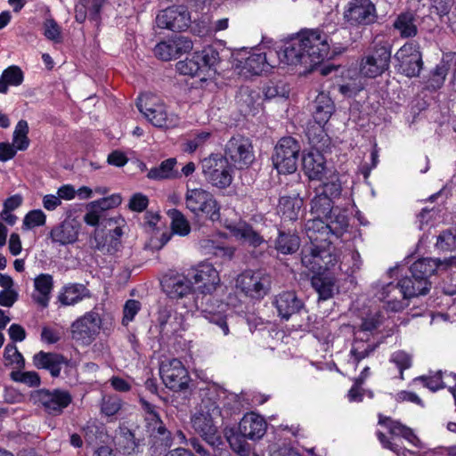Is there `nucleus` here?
<instances>
[{
    "instance_id": "1",
    "label": "nucleus",
    "mask_w": 456,
    "mask_h": 456,
    "mask_svg": "<svg viewBox=\"0 0 456 456\" xmlns=\"http://www.w3.org/2000/svg\"><path fill=\"white\" fill-rule=\"evenodd\" d=\"M232 403H237L235 394L228 393L216 385L208 386L203 390L200 409L191 417L194 431L214 450L223 444L222 437L217 434L216 419L228 418L232 414Z\"/></svg>"
},
{
    "instance_id": "2",
    "label": "nucleus",
    "mask_w": 456,
    "mask_h": 456,
    "mask_svg": "<svg viewBox=\"0 0 456 456\" xmlns=\"http://www.w3.org/2000/svg\"><path fill=\"white\" fill-rule=\"evenodd\" d=\"M430 288L429 281L416 279L411 275L403 278L397 284L389 282L383 286L377 297L387 311L399 312L408 305L407 299L426 295Z\"/></svg>"
},
{
    "instance_id": "3",
    "label": "nucleus",
    "mask_w": 456,
    "mask_h": 456,
    "mask_svg": "<svg viewBox=\"0 0 456 456\" xmlns=\"http://www.w3.org/2000/svg\"><path fill=\"white\" fill-rule=\"evenodd\" d=\"M346 33L345 28L330 30L328 26L305 29L298 33L310 65H316L329 57L331 45H340L338 36Z\"/></svg>"
},
{
    "instance_id": "4",
    "label": "nucleus",
    "mask_w": 456,
    "mask_h": 456,
    "mask_svg": "<svg viewBox=\"0 0 456 456\" xmlns=\"http://www.w3.org/2000/svg\"><path fill=\"white\" fill-rule=\"evenodd\" d=\"M137 108L155 126L172 128L178 125L179 118L168 113L165 104L155 95L144 94L138 98Z\"/></svg>"
},
{
    "instance_id": "5",
    "label": "nucleus",
    "mask_w": 456,
    "mask_h": 456,
    "mask_svg": "<svg viewBox=\"0 0 456 456\" xmlns=\"http://www.w3.org/2000/svg\"><path fill=\"white\" fill-rule=\"evenodd\" d=\"M184 200L186 208L195 216H205L212 221L219 220L220 206L208 191L202 188H187Z\"/></svg>"
},
{
    "instance_id": "6",
    "label": "nucleus",
    "mask_w": 456,
    "mask_h": 456,
    "mask_svg": "<svg viewBox=\"0 0 456 456\" xmlns=\"http://www.w3.org/2000/svg\"><path fill=\"white\" fill-rule=\"evenodd\" d=\"M202 174L206 180L217 188H226L232 181V168L227 158L211 154L201 160Z\"/></svg>"
},
{
    "instance_id": "7",
    "label": "nucleus",
    "mask_w": 456,
    "mask_h": 456,
    "mask_svg": "<svg viewBox=\"0 0 456 456\" xmlns=\"http://www.w3.org/2000/svg\"><path fill=\"white\" fill-rule=\"evenodd\" d=\"M300 146L294 138H281L272 157L273 166L280 174H292L297 170Z\"/></svg>"
},
{
    "instance_id": "8",
    "label": "nucleus",
    "mask_w": 456,
    "mask_h": 456,
    "mask_svg": "<svg viewBox=\"0 0 456 456\" xmlns=\"http://www.w3.org/2000/svg\"><path fill=\"white\" fill-rule=\"evenodd\" d=\"M219 61V53L211 46L200 52H195L191 58L178 61L176 69L182 75L200 76L206 70L214 68Z\"/></svg>"
},
{
    "instance_id": "9",
    "label": "nucleus",
    "mask_w": 456,
    "mask_h": 456,
    "mask_svg": "<svg viewBox=\"0 0 456 456\" xmlns=\"http://www.w3.org/2000/svg\"><path fill=\"white\" fill-rule=\"evenodd\" d=\"M236 288L247 297L261 299L271 288V277L262 271L247 270L237 277Z\"/></svg>"
},
{
    "instance_id": "10",
    "label": "nucleus",
    "mask_w": 456,
    "mask_h": 456,
    "mask_svg": "<svg viewBox=\"0 0 456 456\" xmlns=\"http://www.w3.org/2000/svg\"><path fill=\"white\" fill-rule=\"evenodd\" d=\"M35 404L40 406L47 414L57 416L62 413L72 402L71 395L61 389H38L31 394Z\"/></svg>"
},
{
    "instance_id": "11",
    "label": "nucleus",
    "mask_w": 456,
    "mask_h": 456,
    "mask_svg": "<svg viewBox=\"0 0 456 456\" xmlns=\"http://www.w3.org/2000/svg\"><path fill=\"white\" fill-rule=\"evenodd\" d=\"M102 328V318L95 311L86 313L71 324V337L77 344L91 345L99 335Z\"/></svg>"
},
{
    "instance_id": "12",
    "label": "nucleus",
    "mask_w": 456,
    "mask_h": 456,
    "mask_svg": "<svg viewBox=\"0 0 456 456\" xmlns=\"http://www.w3.org/2000/svg\"><path fill=\"white\" fill-rule=\"evenodd\" d=\"M377 10L370 0H350L344 8L343 20L349 27H362L377 20Z\"/></svg>"
},
{
    "instance_id": "13",
    "label": "nucleus",
    "mask_w": 456,
    "mask_h": 456,
    "mask_svg": "<svg viewBox=\"0 0 456 456\" xmlns=\"http://www.w3.org/2000/svg\"><path fill=\"white\" fill-rule=\"evenodd\" d=\"M391 59L390 48L376 45L373 50L363 55L359 64L360 74L365 77H377L389 68Z\"/></svg>"
},
{
    "instance_id": "14",
    "label": "nucleus",
    "mask_w": 456,
    "mask_h": 456,
    "mask_svg": "<svg viewBox=\"0 0 456 456\" xmlns=\"http://www.w3.org/2000/svg\"><path fill=\"white\" fill-rule=\"evenodd\" d=\"M160 378L167 387L174 391H181L187 388L190 376L178 359L165 360L159 366Z\"/></svg>"
},
{
    "instance_id": "15",
    "label": "nucleus",
    "mask_w": 456,
    "mask_h": 456,
    "mask_svg": "<svg viewBox=\"0 0 456 456\" xmlns=\"http://www.w3.org/2000/svg\"><path fill=\"white\" fill-rule=\"evenodd\" d=\"M225 155L240 169L248 167L255 159L250 140L242 135L232 136L227 142Z\"/></svg>"
},
{
    "instance_id": "16",
    "label": "nucleus",
    "mask_w": 456,
    "mask_h": 456,
    "mask_svg": "<svg viewBox=\"0 0 456 456\" xmlns=\"http://www.w3.org/2000/svg\"><path fill=\"white\" fill-rule=\"evenodd\" d=\"M159 28L172 31L186 29L191 23V16L186 7L183 5L171 6L160 11L155 20Z\"/></svg>"
},
{
    "instance_id": "17",
    "label": "nucleus",
    "mask_w": 456,
    "mask_h": 456,
    "mask_svg": "<svg viewBox=\"0 0 456 456\" xmlns=\"http://www.w3.org/2000/svg\"><path fill=\"white\" fill-rule=\"evenodd\" d=\"M192 285L198 286L202 294H212L220 284L218 272L211 264H200L188 272Z\"/></svg>"
},
{
    "instance_id": "18",
    "label": "nucleus",
    "mask_w": 456,
    "mask_h": 456,
    "mask_svg": "<svg viewBox=\"0 0 456 456\" xmlns=\"http://www.w3.org/2000/svg\"><path fill=\"white\" fill-rule=\"evenodd\" d=\"M193 48L192 41L183 36H175L167 41L159 42L154 48L155 56L164 61L180 58Z\"/></svg>"
},
{
    "instance_id": "19",
    "label": "nucleus",
    "mask_w": 456,
    "mask_h": 456,
    "mask_svg": "<svg viewBox=\"0 0 456 456\" xmlns=\"http://www.w3.org/2000/svg\"><path fill=\"white\" fill-rule=\"evenodd\" d=\"M141 404L145 412L147 428L151 436L159 438L166 446H169L172 441L171 434L165 428L155 405L144 399H141Z\"/></svg>"
},
{
    "instance_id": "20",
    "label": "nucleus",
    "mask_w": 456,
    "mask_h": 456,
    "mask_svg": "<svg viewBox=\"0 0 456 456\" xmlns=\"http://www.w3.org/2000/svg\"><path fill=\"white\" fill-rule=\"evenodd\" d=\"M272 304L275 307L278 316L284 321H289L292 315L304 309L303 301L294 291H282L277 294Z\"/></svg>"
},
{
    "instance_id": "21",
    "label": "nucleus",
    "mask_w": 456,
    "mask_h": 456,
    "mask_svg": "<svg viewBox=\"0 0 456 456\" xmlns=\"http://www.w3.org/2000/svg\"><path fill=\"white\" fill-rule=\"evenodd\" d=\"M277 52L269 50L267 53H252L246 60L242 66L245 74L261 75L268 72L276 67L279 61L276 60Z\"/></svg>"
},
{
    "instance_id": "22",
    "label": "nucleus",
    "mask_w": 456,
    "mask_h": 456,
    "mask_svg": "<svg viewBox=\"0 0 456 456\" xmlns=\"http://www.w3.org/2000/svg\"><path fill=\"white\" fill-rule=\"evenodd\" d=\"M163 291L170 298H183L192 292L191 278L183 274H167L161 281Z\"/></svg>"
},
{
    "instance_id": "23",
    "label": "nucleus",
    "mask_w": 456,
    "mask_h": 456,
    "mask_svg": "<svg viewBox=\"0 0 456 456\" xmlns=\"http://www.w3.org/2000/svg\"><path fill=\"white\" fill-rule=\"evenodd\" d=\"M79 230L80 224L76 219L66 218L51 230L50 238L61 246L73 244L78 239Z\"/></svg>"
},
{
    "instance_id": "24",
    "label": "nucleus",
    "mask_w": 456,
    "mask_h": 456,
    "mask_svg": "<svg viewBox=\"0 0 456 456\" xmlns=\"http://www.w3.org/2000/svg\"><path fill=\"white\" fill-rule=\"evenodd\" d=\"M267 428V423L264 417L256 412L246 413L239 423V432L249 440L261 439Z\"/></svg>"
},
{
    "instance_id": "25",
    "label": "nucleus",
    "mask_w": 456,
    "mask_h": 456,
    "mask_svg": "<svg viewBox=\"0 0 456 456\" xmlns=\"http://www.w3.org/2000/svg\"><path fill=\"white\" fill-rule=\"evenodd\" d=\"M32 363L37 369L46 370L52 377L57 378L60 376L62 366L67 363V361L60 354L39 351L33 355Z\"/></svg>"
},
{
    "instance_id": "26",
    "label": "nucleus",
    "mask_w": 456,
    "mask_h": 456,
    "mask_svg": "<svg viewBox=\"0 0 456 456\" xmlns=\"http://www.w3.org/2000/svg\"><path fill=\"white\" fill-rule=\"evenodd\" d=\"M276 60L288 65H297L299 63L308 64L306 53L303 47L302 41L297 35L289 41L282 51V56L277 53Z\"/></svg>"
},
{
    "instance_id": "27",
    "label": "nucleus",
    "mask_w": 456,
    "mask_h": 456,
    "mask_svg": "<svg viewBox=\"0 0 456 456\" xmlns=\"http://www.w3.org/2000/svg\"><path fill=\"white\" fill-rule=\"evenodd\" d=\"M303 168L310 180H323L333 168L325 165V159L319 151H310L303 158Z\"/></svg>"
},
{
    "instance_id": "28",
    "label": "nucleus",
    "mask_w": 456,
    "mask_h": 456,
    "mask_svg": "<svg viewBox=\"0 0 456 456\" xmlns=\"http://www.w3.org/2000/svg\"><path fill=\"white\" fill-rule=\"evenodd\" d=\"M34 288L33 301L43 308L47 307L53 288V276L48 273L39 274L34 280Z\"/></svg>"
},
{
    "instance_id": "29",
    "label": "nucleus",
    "mask_w": 456,
    "mask_h": 456,
    "mask_svg": "<svg viewBox=\"0 0 456 456\" xmlns=\"http://www.w3.org/2000/svg\"><path fill=\"white\" fill-rule=\"evenodd\" d=\"M324 257L331 258L332 254L325 249H319L317 246L310 247L308 249H304L301 262L309 271L314 273H322V266H324Z\"/></svg>"
},
{
    "instance_id": "30",
    "label": "nucleus",
    "mask_w": 456,
    "mask_h": 456,
    "mask_svg": "<svg viewBox=\"0 0 456 456\" xmlns=\"http://www.w3.org/2000/svg\"><path fill=\"white\" fill-rule=\"evenodd\" d=\"M90 297L86 287L79 283H71L62 287L58 295V300L62 305H73L86 297Z\"/></svg>"
},
{
    "instance_id": "31",
    "label": "nucleus",
    "mask_w": 456,
    "mask_h": 456,
    "mask_svg": "<svg viewBox=\"0 0 456 456\" xmlns=\"http://www.w3.org/2000/svg\"><path fill=\"white\" fill-rule=\"evenodd\" d=\"M325 217L314 216L305 224V231L312 244L327 240L330 234Z\"/></svg>"
},
{
    "instance_id": "32",
    "label": "nucleus",
    "mask_w": 456,
    "mask_h": 456,
    "mask_svg": "<svg viewBox=\"0 0 456 456\" xmlns=\"http://www.w3.org/2000/svg\"><path fill=\"white\" fill-rule=\"evenodd\" d=\"M394 28L403 38L414 37L418 34L416 15L412 12H402L394 21Z\"/></svg>"
},
{
    "instance_id": "33",
    "label": "nucleus",
    "mask_w": 456,
    "mask_h": 456,
    "mask_svg": "<svg viewBox=\"0 0 456 456\" xmlns=\"http://www.w3.org/2000/svg\"><path fill=\"white\" fill-rule=\"evenodd\" d=\"M443 265L444 264L439 259L421 258L411 265L410 271L412 277L429 281V277Z\"/></svg>"
},
{
    "instance_id": "34",
    "label": "nucleus",
    "mask_w": 456,
    "mask_h": 456,
    "mask_svg": "<svg viewBox=\"0 0 456 456\" xmlns=\"http://www.w3.org/2000/svg\"><path fill=\"white\" fill-rule=\"evenodd\" d=\"M334 111V104L330 97L324 94H319L314 101V118L320 125H324Z\"/></svg>"
},
{
    "instance_id": "35",
    "label": "nucleus",
    "mask_w": 456,
    "mask_h": 456,
    "mask_svg": "<svg viewBox=\"0 0 456 456\" xmlns=\"http://www.w3.org/2000/svg\"><path fill=\"white\" fill-rule=\"evenodd\" d=\"M300 247L299 237L290 232L278 231V236L274 240L275 249L283 255L293 254Z\"/></svg>"
},
{
    "instance_id": "36",
    "label": "nucleus",
    "mask_w": 456,
    "mask_h": 456,
    "mask_svg": "<svg viewBox=\"0 0 456 456\" xmlns=\"http://www.w3.org/2000/svg\"><path fill=\"white\" fill-rule=\"evenodd\" d=\"M303 206V200L297 195L282 196L279 200V211L286 220L294 221L298 218Z\"/></svg>"
},
{
    "instance_id": "37",
    "label": "nucleus",
    "mask_w": 456,
    "mask_h": 456,
    "mask_svg": "<svg viewBox=\"0 0 456 456\" xmlns=\"http://www.w3.org/2000/svg\"><path fill=\"white\" fill-rule=\"evenodd\" d=\"M105 0H80L75 7V19L83 23L86 19L87 11L91 19L96 20Z\"/></svg>"
},
{
    "instance_id": "38",
    "label": "nucleus",
    "mask_w": 456,
    "mask_h": 456,
    "mask_svg": "<svg viewBox=\"0 0 456 456\" xmlns=\"http://www.w3.org/2000/svg\"><path fill=\"white\" fill-rule=\"evenodd\" d=\"M378 346L377 343L370 342L368 339H364V338L355 337L350 350V355L354 359L355 367H357L362 360L370 356Z\"/></svg>"
},
{
    "instance_id": "39",
    "label": "nucleus",
    "mask_w": 456,
    "mask_h": 456,
    "mask_svg": "<svg viewBox=\"0 0 456 456\" xmlns=\"http://www.w3.org/2000/svg\"><path fill=\"white\" fill-rule=\"evenodd\" d=\"M115 444L118 449L126 455L132 456L138 451V444L134 434L126 428H120L115 436Z\"/></svg>"
},
{
    "instance_id": "40",
    "label": "nucleus",
    "mask_w": 456,
    "mask_h": 456,
    "mask_svg": "<svg viewBox=\"0 0 456 456\" xmlns=\"http://www.w3.org/2000/svg\"><path fill=\"white\" fill-rule=\"evenodd\" d=\"M220 310L216 311L213 306L209 305L203 309L205 313V318L208 320L209 322L216 325L220 328L224 336L229 334V326L226 320V315L224 314L225 309L227 308V305L221 303L218 305Z\"/></svg>"
},
{
    "instance_id": "41",
    "label": "nucleus",
    "mask_w": 456,
    "mask_h": 456,
    "mask_svg": "<svg viewBox=\"0 0 456 456\" xmlns=\"http://www.w3.org/2000/svg\"><path fill=\"white\" fill-rule=\"evenodd\" d=\"M23 82V73L17 66H11L0 77V93L6 94L8 86H18Z\"/></svg>"
},
{
    "instance_id": "42",
    "label": "nucleus",
    "mask_w": 456,
    "mask_h": 456,
    "mask_svg": "<svg viewBox=\"0 0 456 456\" xmlns=\"http://www.w3.org/2000/svg\"><path fill=\"white\" fill-rule=\"evenodd\" d=\"M319 181L322 182L321 194L327 195L331 199L337 198L340 195L342 187L338 174L336 170L332 169L330 172H328V174L325 175L324 179Z\"/></svg>"
},
{
    "instance_id": "43",
    "label": "nucleus",
    "mask_w": 456,
    "mask_h": 456,
    "mask_svg": "<svg viewBox=\"0 0 456 456\" xmlns=\"http://www.w3.org/2000/svg\"><path fill=\"white\" fill-rule=\"evenodd\" d=\"M333 210L332 200L327 195L317 193L311 201V213L313 216L329 219L330 214Z\"/></svg>"
},
{
    "instance_id": "44",
    "label": "nucleus",
    "mask_w": 456,
    "mask_h": 456,
    "mask_svg": "<svg viewBox=\"0 0 456 456\" xmlns=\"http://www.w3.org/2000/svg\"><path fill=\"white\" fill-rule=\"evenodd\" d=\"M398 62L401 73L409 77H418L422 69L421 53H415L413 56L403 60H395Z\"/></svg>"
},
{
    "instance_id": "45",
    "label": "nucleus",
    "mask_w": 456,
    "mask_h": 456,
    "mask_svg": "<svg viewBox=\"0 0 456 456\" xmlns=\"http://www.w3.org/2000/svg\"><path fill=\"white\" fill-rule=\"evenodd\" d=\"M176 164L175 159H168L161 162L159 167H152L148 172L147 177L152 180L171 179L176 177L174 167Z\"/></svg>"
},
{
    "instance_id": "46",
    "label": "nucleus",
    "mask_w": 456,
    "mask_h": 456,
    "mask_svg": "<svg viewBox=\"0 0 456 456\" xmlns=\"http://www.w3.org/2000/svg\"><path fill=\"white\" fill-rule=\"evenodd\" d=\"M233 235L253 247H258L264 243V238L248 224H242L233 229Z\"/></svg>"
},
{
    "instance_id": "47",
    "label": "nucleus",
    "mask_w": 456,
    "mask_h": 456,
    "mask_svg": "<svg viewBox=\"0 0 456 456\" xmlns=\"http://www.w3.org/2000/svg\"><path fill=\"white\" fill-rule=\"evenodd\" d=\"M329 226L330 234H334L339 237L346 230L348 226V219L345 213L339 209L335 208L331 214H330L329 220L325 218Z\"/></svg>"
},
{
    "instance_id": "48",
    "label": "nucleus",
    "mask_w": 456,
    "mask_h": 456,
    "mask_svg": "<svg viewBox=\"0 0 456 456\" xmlns=\"http://www.w3.org/2000/svg\"><path fill=\"white\" fill-rule=\"evenodd\" d=\"M167 215L171 219V228L175 233L180 236H186L190 233L191 225L181 211L173 208L168 210Z\"/></svg>"
},
{
    "instance_id": "49",
    "label": "nucleus",
    "mask_w": 456,
    "mask_h": 456,
    "mask_svg": "<svg viewBox=\"0 0 456 456\" xmlns=\"http://www.w3.org/2000/svg\"><path fill=\"white\" fill-rule=\"evenodd\" d=\"M201 251L206 255H214L216 256H231L232 251L230 248L223 246L219 241H215L212 239H203L199 242Z\"/></svg>"
},
{
    "instance_id": "50",
    "label": "nucleus",
    "mask_w": 456,
    "mask_h": 456,
    "mask_svg": "<svg viewBox=\"0 0 456 456\" xmlns=\"http://www.w3.org/2000/svg\"><path fill=\"white\" fill-rule=\"evenodd\" d=\"M248 439L240 432L232 433L227 436V441L231 449L240 456L251 454V446L246 441Z\"/></svg>"
},
{
    "instance_id": "51",
    "label": "nucleus",
    "mask_w": 456,
    "mask_h": 456,
    "mask_svg": "<svg viewBox=\"0 0 456 456\" xmlns=\"http://www.w3.org/2000/svg\"><path fill=\"white\" fill-rule=\"evenodd\" d=\"M28 125L26 120H20L14 129L12 144L19 151L26 150L29 145V140L28 138Z\"/></svg>"
},
{
    "instance_id": "52",
    "label": "nucleus",
    "mask_w": 456,
    "mask_h": 456,
    "mask_svg": "<svg viewBox=\"0 0 456 456\" xmlns=\"http://www.w3.org/2000/svg\"><path fill=\"white\" fill-rule=\"evenodd\" d=\"M10 378L12 381L24 384L29 387H37L41 384L40 376L34 370L22 371L19 369L12 371Z\"/></svg>"
},
{
    "instance_id": "53",
    "label": "nucleus",
    "mask_w": 456,
    "mask_h": 456,
    "mask_svg": "<svg viewBox=\"0 0 456 456\" xmlns=\"http://www.w3.org/2000/svg\"><path fill=\"white\" fill-rule=\"evenodd\" d=\"M122 408V400L116 395H106L102 398L101 411L107 417L116 415Z\"/></svg>"
},
{
    "instance_id": "54",
    "label": "nucleus",
    "mask_w": 456,
    "mask_h": 456,
    "mask_svg": "<svg viewBox=\"0 0 456 456\" xmlns=\"http://www.w3.org/2000/svg\"><path fill=\"white\" fill-rule=\"evenodd\" d=\"M4 358L6 362V365H15L18 370L25 368V359L14 344H8L5 346Z\"/></svg>"
},
{
    "instance_id": "55",
    "label": "nucleus",
    "mask_w": 456,
    "mask_h": 456,
    "mask_svg": "<svg viewBox=\"0 0 456 456\" xmlns=\"http://www.w3.org/2000/svg\"><path fill=\"white\" fill-rule=\"evenodd\" d=\"M312 285L319 294V297L322 300L330 298L333 295V284L321 277L314 276Z\"/></svg>"
},
{
    "instance_id": "56",
    "label": "nucleus",
    "mask_w": 456,
    "mask_h": 456,
    "mask_svg": "<svg viewBox=\"0 0 456 456\" xmlns=\"http://www.w3.org/2000/svg\"><path fill=\"white\" fill-rule=\"evenodd\" d=\"M436 247L443 251H452L456 249V233L450 230L442 232L438 236Z\"/></svg>"
},
{
    "instance_id": "57",
    "label": "nucleus",
    "mask_w": 456,
    "mask_h": 456,
    "mask_svg": "<svg viewBox=\"0 0 456 456\" xmlns=\"http://www.w3.org/2000/svg\"><path fill=\"white\" fill-rule=\"evenodd\" d=\"M390 362H394L400 370V379H403V370L411 366V355L399 350L391 354Z\"/></svg>"
},
{
    "instance_id": "58",
    "label": "nucleus",
    "mask_w": 456,
    "mask_h": 456,
    "mask_svg": "<svg viewBox=\"0 0 456 456\" xmlns=\"http://www.w3.org/2000/svg\"><path fill=\"white\" fill-rule=\"evenodd\" d=\"M377 437L384 448L392 451L397 456H412L413 455L412 452H411L410 450H407L404 447L400 446L396 443L389 440L386 436V435L380 431L377 432Z\"/></svg>"
},
{
    "instance_id": "59",
    "label": "nucleus",
    "mask_w": 456,
    "mask_h": 456,
    "mask_svg": "<svg viewBox=\"0 0 456 456\" xmlns=\"http://www.w3.org/2000/svg\"><path fill=\"white\" fill-rule=\"evenodd\" d=\"M211 137V133L201 131L195 134L192 139L188 140L184 143L183 151L189 153L194 152L198 148L203 146L208 142Z\"/></svg>"
},
{
    "instance_id": "60",
    "label": "nucleus",
    "mask_w": 456,
    "mask_h": 456,
    "mask_svg": "<svg viewBox=\"0 0 456 456\" xmlns=\"http://www.w3.org/2000/svg\"><path fill=\"white\" fill-rule=\"evenodd\" d=\"M122 202L120 194L116 193L109 197L102 198L91 203L92 208H98L100 211L107 210L119 206Z\"/></svg>"
},
{
    "instance_id": "61",
    "label": "nucleus",
    "mask_w": 456,
    "mask_h": 456,
    "mask_svg": "<svg viewBox=\"0 0 456 456\" xmlns=\"http://www.w3.org/2000/svg\"><path fill=\"white\" fill-rule=\"evenodd\" d=\"M45 221L46 216L42 210H32L25 216L23 220V226H25L26 229H32L37 226L44 225Z\"/></svg>"
},
{
    "instance_id": "62",
    "label": "nucleus",
    "mask_w": 456,
    "mask_h": 456,
    "mask_svg": "<svg viewBox=\"0 0 456 456\" xmlns=\"http://www.w3.org/2000/svg\"><path fill=\"white\" fill-rule=\"evenodd\" d=\"M379 424L386 427L393 436H402L406 426L389 417L379 415Z\"/></svg>"
},
{
    "instance_id": "63",
    "label": "nucleus",
    "mask_w": 456,
    "mask_h": 456,
    "mask_svg": "<svg viewBox=\"0 0 456 456\" xmlns=\"http://www.w3.org/2000/svg\"><path fill=\"white\" fill-rule=\"evenodd\" d=\"M140 309L141 304L139 301L134 299L127 300L124 305L122 323L126 326L128 325V323L134 320Z\"/></svg>"
},
{
    "instance_id": "64",
    "label": "nucleus",
    "mask_w": 456,
    "mask_h": 456,
    "mask_svg": "<svg viewBox=\"0 0 456 456\" xmlns=\"http://www.w3.org/2000/svg\"><path fill=\"white\" fill-rule=\"evenodd\" d=\"M447 75V69L444 66H437L433 71L430 79L428 80V88L436 90L441 88L443 86L445 77Z\"/></svg>"
}]
</instances>
